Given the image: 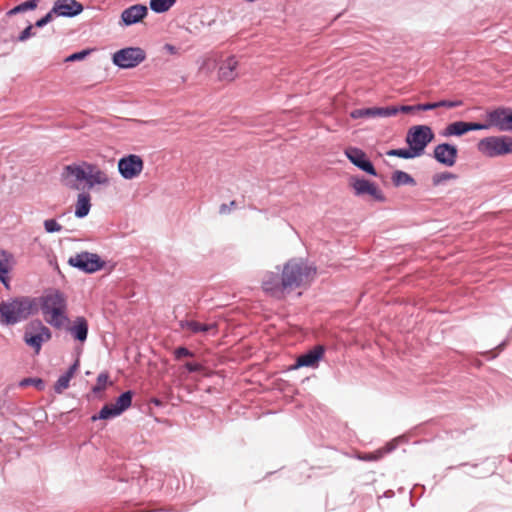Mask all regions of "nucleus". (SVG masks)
<instances>
[{"mask_svg": "<svg viewBox=\"0 0 512 512\" xmlns=\"http://www.w3.org/2000/svg\"><path fill=\"white\" fill-rule=\"evenodd\" d=\"M38 307L37 300L28 297L3 301L0 303V322L5 325H14L35 314Z\"/></svg>", "mask_w": 512, "mask_h": 512, "instance_id": "obj_1", "label": "nucleus"}, {"mask_svg": "<svg viewBox=\"0 0 512 512\" xmlns=\"http://www.w3.org/2000/svg\"><path fill=\"white\" fill-rule=\"evenodd\" d=\"M317 275V269L303 259H291L283 267L282 284L284 288L307 286Z\"/></svg>", "mask_w": 512, "mask_h": 512, "instance_id": "obj_2", "label": "nucleus"}, {"mask_svg": "<svg viewBox=\"0 0 512 512\" xmlns=\"http://www.w3.org/2000/svg\"><path fill=\"white\" fill-rule=\"evenodd\" d=\"M66 306V299L59 292L42 298L41 310L44 320L55 328L63 327L68 321Z\"/></svg>", "mask_w": 512, "mask_h": 512, "instance_id": "obj_3", "label": "nucleus"}, {"mask_svg": "<svg viewBox=\"0 0 512 512\" xmlns=\"http://www.w3.org/2000/svg\"><path fill=\"white\" fill-rule=\"evenodd\" d=\"M477 148L479 152L490 158L512 154V137L489 136L481 139Z\"/></svg>", "mask_w": 512, "mask_h": 512, "instance_id": "obj_4", "label": "nucleus"}, {"mask_svg": "<svg viewBox=\"0 0 512 512\" xmlns=\"http://www.w3.org/2000/svg\"><path fill=\"white\" fill-rule=\"evenodd\" d=\"M52 333L41 321H31L24 332V342L34 349L35 354H39L42 344L48 342Z\"/></svg>", "mask_w": 512, "mask_h": 512, "instance_id": "obj_5", "label": "nucleus"}, {"mask_svg": "<svg viewBox=\"0 0 512 512\" xmlns=\"http://www.w3.org/2000/svg\"><path fill=\"white\" fill-rule=\"evenodd\" d=\"M435 135L433 130L426 125H416L409 128L406 135V143L412 147L419 156L425 152L427 145L433 141Z\"/></svg>", "mask_w": 512, "mask_h": 512, "instance_id": "obj_6", "label": "nucleus"}, {"mask_svg": "<svg viewBox=\"0 0 512 512\" xmlns=\"http://www.w3.org/2000/svg\"><path fill=\"white\" fill-rule=\"evenodd\" d=\"M84 162L65 165L60 174L61 183L72 190H80L81 182L86 181L87 171Z\"/></svg>", "mask_w": 512, "mask_h": 512, "instance_id": "obj_7", "label": "nucleus"}, {"mask_svg": "<svg viewBox=\"0 0 512 512\" xmlns=\"http://www.w3.org/2000/svg\"><path fill=\"white\" fill-rule=\"evenodd\" d=\"M68 263L86 273H93L102 269L105 262L100 258L98 254L90 252H81L74 256H71Z\"/></svg>", "mask_w": 512, "mask_h": 512, "instance_id": "obj_8", "label": "nucleus"}, {"mask_svg": "<svg viewBox=\"0 0 512 512\" xmlns=\"http://www.w3.org/2000/svg\"><path fill=\"white\" fill-rule=\"evenodd\" d=\"M145 52L138 47H129L117 51L113 55V62L121 68H132L145 59Z\"/></svg>", "mask_w": 512, "mask_h": 512, "instance_id": "obj_9", "label": "nucleus"}, {"mask_svg": "<svg viewBox=\"0 0 512 512\" xmlns=\"http://www.w3.org/2000/svg\"><path fill=\"white\" fill-rule=\"evenodd\" d=\"M144 168L142 158L135 154H130L118 161V170L124 179L131 180L138 177Z\"/></svg>", "mask_w": 512, "mask_h": 512, "instance_id": "obj_10", "label": "nucleus"}, {"mask_svg": "<svg viewBox=\"0 0 512 512\" xmlns=\"http://www.w3.org/2000/svg\"><path fill=\"white\" fill-rule=\"evenodd\" d=\"M489 127L499 131H512V110L498 108L487 113Z\"/></svg>", "mask_w": 512, "mask_h": 512, "instance_id": "obj_11", "label": "nucleus"}, {"mask_svg": "<svg viewBox=\"0 0 512 512\" xmlns=\"http://www.w3.org/2000/svg\"><path fill=\"white\" fill-rule=\"evenodd\" d=\"M349 185L353 188L354 193L357 196L369 195L375 200H384L382 192L374 183L368 180L357 177H351Z\"/></svg>", "mask_w": 512, "mask_h": 512, "instance_id": "obj_12", "label": "nucleus"}, {"mask_svg": "<svg viewBox=\"0 0 512 512\" xmlns=\"http://www.w3.org/2000/svg\"><path fill=\"white\" fill-rule=\"evenodd\" d=\"M324 353L325 347L323 345L314 346L305 354H302L299 357H297L293 369H298L300 367H318L319 361L323 358Z\"/></svg>", "mask_w": 512, "mask_h": 512, "instance_id": "obj_13", "label": "nucleus"}, {"mask_svg": "<svg viewBox=\"0 0 512 512\" xmlns=\"http://www.w3.org/2000/svg\"><path fill=\"white\" fill-rule=\"evenodd\" d=\"M84 166L87 171L86 184L88 188H93L95 185L107 186L110 184V176L106 171L89 162H84Z\"/></svg>", "mask_w": 512, "mask_h": 512, "instance_id": "obj_14", "label": "nucleus"}, {"mask_svg": "<svg viewBox=\"0 0 512 512\" xmlns=\"http://www.w3.org/2000/svg\"><path fill=\"white\" fill-rule=\"evenodd\" d=\"M83 11V5L76 0H57L52 8L56 16L74 17Z\"/></svg>", "mask_w": 512, "mask_h": 512, "instance_id": "obj_15", "label": "nucleus"}, {"mask_svg": "<svg viewBox=\"0 0 512 512\" xmlns=\"http://www.w3.org/2000/svg\"><path fill=\"white\" fill-rule=\"evenodd\" d=\"M457 154V147L448 143L439 144L434 149V158L447 167H451L456 163Z\"/></svg>", "mask_w": 512, "mask_h": 512, "instance_id": "obj_16", "label": "nucleus"}, {"mask_svg": "<svg viewBox=\"0 0 512 512\" xmlns=\"http://www.w3.org/2000/svg\"><path fill=\"white\" fill-rule=\"evenodd\" d=\"M345 154L347 158L358 168L365 171L366 173L375 176L376 170L372 163L366 158V154L358 149L350 147L346 149Z\"/></svg>", "mask_w": 512, "mask_h": 512, "instance_id": "obj_17", "label": "nucleus"}, {"mask_svg": "<svg viewBox=\"0 0 512 512\" xmlns=\"http://www.w3.org/2000/svg\"><path fill=\"white\" fill-rule=\"evenodd\" d=\"M397 114V110L387 107H370L355 109L350 113L351 118H376V117H390Z\"/></svg>", "mask_w": 512, "mask_h": 512, "instance_id": "obj_18", "label": "nucleus"}, {"mask_svg": "<svg viewBox=\"0 0 512 512\" xmlns=\"http://www.w3.org/2000/svg\"><path fill=\"white\" fill-rule=\"evenodd\" d=\"M33 28L34 26L29 24L18 36H16L14 24H11L9 26H5V30L0 29V38L3 42H25L30 37L35 36Z\"/></svg>", "mask_w": 512, "mask_h": 512, "instance_id": "obj_19", "label": "nucleus"}, {"mask_svg": "<svg viewBox=\"0 0 512 512\" xmlns=\"http://www.w3.org/2000/svg\"><path fill=\"white\" fill-rule=\"evenodd\" d=\"M238 60L235 56H229L226 58L218 70V78L220 81L232 82L238 77Z\"/></svg>", "mask_w": 512, "mask_h": 512, "instance_id": "obj_20", "label": "nucleus"}, {"mask_svg": "<svg viewBox=\"0 0 512 512\" xmlns=\"http://www.w3.org/2000/svg\"><path fill=\"white\" fill-rule=\"evenodd\" d=\"M39 0H28L14 8L8 10L0 19V29L5 30V26L13 24L12 17L19 13H24L29 10H34L38 7Z\"/></svg>", "mask_w": 512, "mask_h": 512, "instance_id": "obj_21", "label": "nucleus"}, {"mask_svg": "<svg viewBox=\"0 0 512 512\" xmlns=\"http://www.w3.org/2000/svg\"><path fill=\"white\" fill-rule=\"evenodd\" d=\"M39 0H28L14 8L8 10L0 19V29L5 30V26L13 24L12 17L19 13H24L29 10H34L38 7Z\"/></svg>", "mask_w": 512, "mask_h": 512, "instance_id": "obj_22", "label": "nucleus"}, {"mask_svg": "<svg viewBox=\"0 0 512 512\" xmlns=\"http://www.w3.org/2000/svg\"><path fill=\"white\" fill-rule=\"evenodd\" d=\"M14 265V256L9 252L0 249V281L6 288L9 287V273Z\"/></svg>", "mask_w": 512, "mask_h": 512, "instance_id": "obj_23", "label": "nucleus"}, {"mask_svg": "<svg viewBox=\"0 0 512 512\" xmlns=\"http://www.w3.org/2000/svg\"><path fill=\"white\" fill-rule=\"evenodd\" d=\"M147 12L146 6L133 5L122 12L121 19L125 25H132L141 21L147 15Z\"/></svg>", "mask_w": 512, "mask_h": 512, "instance_id": "obj_24", "label": "nucleus"}, {"mask_svg": "<svg viewBox=\"0 0 512 512\" xmlns=\"http://www.w3.org/2000/svg\"><path fill=\"white\" fill-rule=\"evenodd\" d=\"M180 327L182 329H187L191 333L197 334V333H212L215 335L217 333V324L216 323H200L194 320H185L180 321Z\"/></svg>", "mask_w": 512, "mask_h": 512, "instance_id": "obj_25", "label": "nucleus"}, {"mask_svg": "<svg viewBox=\"0 0 512 512\" xmlns=\"http://www.w3.org/2000/svg\"><path fill=\"white\" fill-rule=\"evenodd\" d=\"M91 209V196L88 192H81L75 203V216L83 218L88 215Z\"/></svg>", "mask_w": 512, "mask_h": 512, "instance_id": "obj_26", "label": "nucleus"}, {"mask_svg": "<svg viewBox=\"0 0 512 512\" xmlns=\"http://www.w3.org/2000/svg\"><path fill=\"white\" fill-rule=\"evenodd\" d=\"M69 331L76 340L84 342L88 334L87 320L84 317H77Z\"/></svg>", "mask_w": 512, "mask_h": 512, "instance_id": "obj_27", "label": "nucleus"}, {"mask_svg": "<svg viewBox=\"0 0 512 512\" xmlns=\"http://www.w3.org/2000/svg\"><path fill=\"white\" fill-rule=\"evenodd\" d=\"M468 132L467 122L457 121L449 124L444 131L445 136H461Z\"/></svg>", "mask_w": 512, "mask_h": 512, "instance_id": "obj_28", "label": "nucleus"}, {"mask_svg": "<svg viewBox=\"0 0 512 512\" xmlns=\"http://www.w3.org/2000/svg\"><path fill=\"white\" fill-rule=\"evenodd\" d=\"M132 402V392L126 391L123 394H121L117 399L116 402L112 405L116 408V413H119V415L125 411L127 408L131 406Z\"/></svg>", "mask_w": 512, "mask_h": 512, "instance_id": "obj_29", "label": "nucleus"}, {"mask_svg": "<svg viewBox=\"0 0 512 512\" xmlns=\"http://www.w3.org/2000/svg\"><path fill=\"white\" fill-rule=\"evenodd\" d=\"M392 182L395 186L414 185V179L406 172L397 170L392 175Z\"/></svg>", "mask_w": 512, "mask_h": 512, "instance_id": "obj_30", "label": "nucleus"}, {"mask_svg": "<svg viewBox=\"0 0 512 512\" xmlns=\"http://www.w3.org/2000/svg\"><path fill=\"white\" fill-rule=\"evenodd\" d=\"M388 156H395L404 159H412L416 157H420L419 154L414 151L412 147L409 148H401V149H391L387 152Z\"/></svg>", "mask_w": 512, "mask_h": 512, "instance_id": "obj_31", "label": "nucleus"}, {"mask_svg": "<svg viewBox=\"0 0 512 512\" xmlns=\"http://www.w3.org/2000/svg\"><path fill=\"white\" fill-rule=\"evenodd\" d=\"M176 0H150V8L157 13L168 11Z\"/></svg>", "mask_w": 512, "mask_h": 512, "instance_id": "obj_32", "label": "nucleus"}, {"mask_svg": "<svg viewBox=\"0 0 512 512\" xmlns=\"http://www.w3.org/2000/svg\"><path fill=\"white\" fill-rule=\"evenodd\" d=\"M118 415L119 413H116V408L112 404H106L102 407L98 415L92 416L91 420L96 421L97 419H110Z\"/></svg>", "mask_w": 512, "mask_h": 512, "instance_id": "obj_33", "label": "nucleus"}, {"mask_svg": "<svg viewBox=\"0 0 512 512\" xmlns=\"http://www.w3.org/2000/svg\"><path fill=\"white\" fill-rule=\"evenodd\" d=\"M109 375L106 372L100 373L97 377L96 384L93 386V393L97 394L104 391L108 385Z\"/></svg>", "mask_w": 512, "mask_h": 512, "instance_id": "obj_34", "label": "nucleus"}, {"mask_svg": "<svg viewBox=\"0 0 512 512\" xmlns=\"http://www.w3.org/2000/svg\"><path fill=\"white\" fill-rule=\"evenodd\" d=\"M44 228L47 233L60 232L62 230V226L55 219L45 220Z\"/></svg>", "mask_w": 512, "mask_h": 512, "instance_id": "obj_35", "label": "nucleus"}, {"mask_svg": "<svg viewBox=\"0 0 512 512\" xmlns=\"http://www.w3.org/2000/svg\"><path fill=\"white\" fill-rule=\"evenodd\" d=\"M69 382H70L69 376H65V375L60 376L55 384V387H54L55 391L57 393L61 394L65 389H67L69 387Z\"/></svg>", "mask_w": 512, "mask_h": 512, "instance_id": "obj_36", "label": "nucleus"}, {"mask_svg": "<svg viewBox=\"0 0 512 512\" xmlns=\"http://www.w3.org/2000/svg\"><path fill=\"white\" fill-rule=\"evenodd\" d=\"M174 356L177 360H180L183 357H192L193 353L185 347H178L174 351Z\"/></svg>", "mask_w": 512, "mask_h": 512, "instance_id": "obj_37", "label": "nucleus"}, {"mask_svg": "<svg viewBox=\"0 0 512 512\" xmlns=\"http://www.w3.org/2000/svg\"><path fill=\"white\" fill-rule=\"evenodd\" d=\"M55 13H52V9L42 18L36 21L35 27L41 28L52 21Z\"/></svg>", "mask_w": 512, "mask_h": 512, "instance_id": "obj_38", "label": "nucleus"}, {"mask_svg": "<svg viewBox=\"0 0 512 512\" xmlns=\"http://www.w3.org/2000/svg\"><path fill=\"white\" fill-rule=\"evenodd\" d=\"M89 52H90L89 50H83V51H80L77 53H73L66 58V61L72 62V61L83 60L89 54Z\"/></svg>", "mask_w": 512, "mask_h": 512, "instance_id": "obj_39", "label": "nucleus"}, {"mask_svg": "<svg viewBox=\"0 0 512 512\" xmlns=\"http://www.w3.org/2000/svg\"><path fill=\"white\" fill-rule=\"evenodd\" d=\"M438 105H439V107L455 108V107L462 106L463 101L462 100H455V101L441 100L438 102Z\"/></svg>", "mask_w": 512, "mask_h": 512, "instance_id": "obj_40", "label": "nucleus"}, {"mask_svg": "<svg viewBox=\"0 0 512 512\" xmlns=\"http://www.w3.org/2000/svg\"><path fill=\"white\" fill-rule=\"evenodd\" d=\"M467 128H468V132L469 131H474V130H485V129H489V123L488 121L486 123H472V122H467Z\"/></svg>", "mask_w": 512, "mask_h": 512, "instance_id": "obj_41", "label": "nucleus"}, {"mask_svg": "<svg viewBox=\"0 0 512 512\" xmlns=\"http://www.w3.org/2000/svg\"><path fill=\"white\" fill-rule=\"evenodd\" d=\"M29 384L34 385L38 389H42L43 386H44L43 381L41 379L27 378V379L22 380L21 383H20L21 386H26V385H29Z\"/></svg>", "mask_w": 512, "mask_h": 512, "instance_id": "obj_42", "label": "nucleus"}, {"mask_svg": "<svg viewBox=\"0 0 512 512\" xmlns=\"http://www.w3.org/2000/svg\"><path fill=\"white\" fill-rule=\"evenodd\" d=\"M388 108H394L395 110H397V113L398 112L411 113V112H414V111H418L417 110V105H402L400 107L389 106Z\"/></svg>", "mask_w": 512, "mask_h": 512, "instance_id": "obj_43", "label": "nucleus"}, {"mask_svg": "<svg viewBox=\"0 0 512 512\" xmlns=\"http://www.w3.org/2000/svg\"><path fill=\"white\" fill-rule=\"evenodd\" d=\"M436 108H439L438 102L417 104L418 111H427V110H433Z\"/></svg>", "mask_w": 512, "mask_h": 512, "instance_id": "obj_44", "label": "nucleus"}, {"mask_svg": "<svg viewBox=\"0 0 512 512\" xmlns=\"http://www.w3.org/2000/svg\"><path fill=\"white\" fill-rule=\"evenodd\" d=\"M185 367L189 372H199L203 369L202 365L199 363L188 362L185 364Z\"/></svg>", "mask_w": 512, "mask_h": 512, "instance_id": "obj_45", "label": "nucleus"}, {"mask_svg": "<svg viewBox=\"0 0 512 512\" xmlns=\"http://www.w3.org/2000/svg\"><path fill=\"white\" fill-rule=\"evenodd\" d=\"M236 205L235 201H231L230 204H222L219 208V212L221 214H227L230 212L231 208Z\"/></svg>", "mask_w": 512, "mask_h": 512, "instance_id": "obj_46", "label": "nucleus"}, {"mask_svg": "<svg viewBox=\"0 0 512 512\" xmlns=\"http://www.w3.org/2000/svg\"><path fill=\"white\" fill-rule=\"evenodd\" d=\"M77 366H78V363L76 362L75 364H73L69 370L64 374L65 376H69V379L71 380V378L73 377L76 369H77Z\"/></svg>", "mask_w": 512, "mask_h": 512, "instance_id": "obj_47", "label": "nucleus"}, {"mask_svg": "<svg viewBox=\"0 0 512 512\" xmlns=\"http://www.w3.org/2000/svg\"><path fill=\"white\" fill-rule=\"evenodd\" d=\"M164 49L169 53V54H176L177 53V49L175 46H173L172 44H165L164 45Z\"/></svg>", "mask_w": 512, "mask_h": 512, "instance_id": "obj_48", "label": "nucleus"}, {"mask_svg": "<svg viewBox=\"0 0 512 512\" xmlns=\"http://www.w3.org/2000/svg\"><path fill=\"white\" fill-rule=\"evenodd\" d=\"M443 177H444V179H451V178H454L455 176L451 173H445Z\"/></svg>", "mask_w": 512, "mask_h": 512, "instance_id": "obj_49", "label": "nucleus"}, {"mask_svg": "<svg viewBox=\"0 0 512 512\" xmlns=\"http://www.w3.org/2000/svg\"><path fill=\"white\" fill-rule=\"evenodd\" d=\"M365 459L371 460L374 459L372 456L366 457Z\"/></svg>", "mask_w": 512, "mask_h": 512, "instance_id": "obj_50", "label": "nucleus"}]
</instances>
